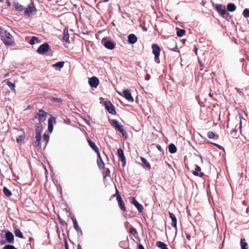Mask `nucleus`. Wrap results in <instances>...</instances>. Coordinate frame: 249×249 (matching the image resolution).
<instances>
[{"instance_id": "f257e3e1", "label": "nucleus", "mask_w": 249, "mask_h": 249, "mask_svg": "<svg viewBox=\"0 0 249 249\" xmlns=\"http://www.w3.org/2000/svg\"><path fill=\"white\" fill-rule=\"evenodd\" d=\"M0 36L3 43L6 46H13L14 44V41L12 39V35L6 30H4L1 27H0Z\"/></svg>"}, {"instance_id": "f03ea898", "label": "nucleus", "mask_w": 249, "mask_h": 249, "mask_svg": "<svg viewBox=\"0 0 249 249\" xmlns=\"http://www.w3.org/2000/svg\"><path fill=\"white\" fill-rule=\"evenodd\" d=\"M48 114V113L45 111L43 109H39L38 112L36 113L34 118H37L39 121L38 123L42 124V122L46 120Z\"/></svg>"}, {"instance_id": "7ed1b4c3", "label": "nucleus", "mask_w": 249, "mask_h": 249, "mask_svg": "<svg viewBox=\"0 0 249 249\" xmlns=\"http://www.w3.org/2000/svg\"><path fill=\"white\" fill-rule=\"evenodd\" d=\"M152 52L155 55V61L157 63H160L159 56L160 52V47L157 44H154L152 46Z\"/></svg>"}, {"instance_id": "20e7f679", "label": "nucleus", "mask_w": 249, "mask_h": 249, "mask_svg": "<svg viewBox=\"0 0 249 249\" xmlns=\"http://www.w3.org/2000/svg\"><path fill=\"white\" fill-rule=\"evenodd\" d=\"M215 8L217 12L223 17H225V16L227 17L229 15L228 13H227L225 6L221 4H216L215 5Z\"/></svg>"}, {"instance_id": "39448f33", "label": "nucleus", "mask_w": 249, "mask_h": 249, "mask_svg": "<svg viewBox=\"0 0 249 249\" xmlns=\"http://www.w3.org/2000/svg\"><path fill=\"white\" fill-rule=\"evenodd\" d=\"M50 49V46L47 42H45L39 46L36 52L37 53L43 54L46 53Z\"/></svg>"}, {"instance_id": "423d86ee", "label": "nucleus", "mask_w": 249, "mask_h": 249, "mask_svg": "<svg viewBox=\"0 0 249 249\" xmlns=\"http://www.w3.org/2000/svg\"><path fill=\"white\" fill-rule=\"evenodd\" d=\"M105 107L108 112L113 115L116 113L115 107L110 101H106L104 103Z\"/></svg>"}, {"instance_id": "0eeeda50", "label": "nucleus", "mask_w": 249, "mask_h": 249, "mask_svg": "<svg viewBox=\"0 0 249 249\" xmlns=\"http://www.w3.org/2000/svg\"><path fill=\"white\" fill-rule=\"evenodd\" d=\"M36 8L34 6L33 3L28 5V8L24 9V14L25 16L30 17L31 15L33 12H36Z\"/></svg>"}, {"instance_id": "6e6552de", "label": "nucleus", "mask_w": 249, "mask_h": 249, "mask_svg": "<svg viewBox=\"0 0 249 249\" xmlns=\"http://www.w3.org/2000/svg\"><path fill=\"white\" fill-rule=\"evenodd\" d=\"M129 200L130 202L133 204L137 208L140 213H142V212L143 209L142 205L139 203L134 197H130L129 198Z\"/></svg>"}, {"instance_id": "1a4fd4ad", "label": "nucleus", "mask_w": 249, "mask_h": 249, "mask_svg": "<svg viewBox=\"0 0 249 249\" xmlns=\"http://www.w3.org/2000/svg\"><path fill=\"white\" fill-rule=\"evenodd\" d=\"M5 237L7 243L13 244L14 242V236L12 232L8 230L5 231Z\"/></svg>"}, {"instance_id": "9d476101", "label": "nucleus", "mask_w": 249, "mask_h": 249, "mask_svg": "<svg viewBox=\"0 0 249 249\" xmlns=\"http://www.w3.org/2000/svg\"><path fill=\"white\" fill-rule=\"evenodd\" d=\"M99 83V80L96 76H92L89 80V84L91 88H97Z\"/></svg>"}, {"instance_id": "9b49d317", "label": "nucleus", "mask_w": 249, "mask_h": 249, "mask_svg": "<svg viewBox=\"0 0 249 249\" xmlns=\"http://www.w3.org/2000/svg\"><path fill=\"white\" fill-rule=\"evenodd\" d=\"M56 124V119L54 117L52 116V115L48 119V131L50 133H52L53 128V124Z\"/></svg>"}, {"instance_id": "f8f14e48", "label": "nucleus", "mask_w": 249, "mask_h": 249, "mask_svg": "<svg viewBox=\"0 0 249 249\" xmlns=\"http://www.w3.org/2000/svg\"><path fill=\"white\" fill-rule=\"evenodd\" d=\"M123 93L124 98L130 102H133L134 99L132 96L131 93L129 90L124 89L123 91Z\"/></svg>"}, {"instance_id": "ddd939ff", "label": "nucleus", "mask_w": 249, "mask_h": 249, "mask_svg": "<svg viewBox=\"0 0 249 249\" xmlns=\"http://www.w3.org/2000/svg\"><path fill=\"white\" fill-rule=\"evenodd\" d=\"M62 40L63 41L67 43H70L68 27H65L64 29L63 36Z\"/></svg>"}, {"instance_id": "4468645a", "label": "nucleus", "mask_w": 249, "mask_h": 249, "mask_svg": "<svg viewBox=\"0 0 249 249\" xmlns=\"http://www.w3.org/2000/svg\"><path fill=\"white\" fill-rule=\"evenodd\" d=\"M104 46L109 50H112L115 48V44L112 41L107 40L104 41Z\"/></svg>"}, {"instance_id": "2eb2a0df", "label": "nucleus", "mask_w": 249, "mask_h": 249, "mask_svg": "<svg viewBox=\"0 0 249 249\" xmlns=\"http://www.w3.org/2000/svg\"><path fill=\"white\" fill-rule=\"evenodd\" d=\"M71 219L72 221V222H73V227H74V228L75 229V230H76V231L78 232H80L81 233V235H83V232H82V231L81 229V228H80L79 226H78V223L77 222V220L76 219H75V218L74 217V216H72L71 217Z\"/></svg>"}, {"instance_id": "dca6fc26", "label": "nucleus", "mask_w": 249, "mask_h": 249, "mask_svg": "<svg viewBox=\"0 0 249 249\" xmlns=\"http://www.w3.org/2000/svg\"><path fill=\"white\" fill-rule=\"evenodd\" d=\"M169 217L172 220V226L175 229H176V230L177 229V218L175 216V215L172 213H171V212H169Z\"/></svg>"}, {"instance_id": "f3484780", "label": "nucleus", "mask_w": 249, "mask_h": 249, "mask_svg": "<svg viewBox=\"0 0 249 249\" xmlns=\"http://www.w3.org/2000/svg\"><path fill=\"white\" fill-rule=\"evenodd\" d=\"M127 38L129 43L131 44H134L137 41V37L133 34L129 35Z\"/></svg>"}, {"instance_id": "a211bd4d", "label": "nucleus", "mask_w": 249, "mask_h": 249, "mask_svg": "<svg viewBox=\"0 0 249 249\" xmlns=\"http://www.w3.org/2000/svg\"><path fill=\"white\" fill-rule=\"evenodd\" d=\"M13 4L15 8V10L18 12H21L24 10V7L23 5L19 4V3L17 1V0H15L13 1Z\"/></svg>"}, {"instance_id": "6ab92c4d", "label": "nucleus", "mask_w": 249, "mask_h": 249, "mask_svg": "<svg viewBox=\"0 0 249 249\" xmlns=\"http://www.w3.org/2000/svg\"><path fill=\"white\" fill-rule=\"evenodd\" d=\"M97 163L98 166L99 168L103 169L105 167V164L103 161V160L101 157V155L100 154V153L98 152V154H97Z\"/></svg>"}, {"instance_id": "aec40b11", "label": "nucleus", "mask_w": 249, "mask_h": 249, "mask_svg": "<svg viewBox=\"0 0 249 249\" xmlns=\"http://www.w3.org/2000/svg\"><path fill=\"white\" fill-rule=\"evenodd\" d=\"M88 142L89 144V145L90 147L91 148V149L96 153L98 154L99 149L98 147L96 145L95 143L93 142L92 141H91L90 139L88 140Z\"/></svg>"}, {"instance_id": "412c9836", "label": "nucleus", "mask_w": 249, "mask_h": 249, "mask_svg": "<svg viewBox=\"0 0 249 249\" xmlns=\"http://www.w3.org/2000/svg\"><path fill=\"white\" fill-rule=\"evenodd\" d=\"M141 161L142 162V165L143 167L147 168L149 169L151 168V165L150 163L147 161L145 158L141 157Z\"/></svg>"}, {"instance_id": "4be33fe9", "label": "nucleus", "mask_w": 249, "mask_h": 249, "mask_svg": "<svg viewBox=\"0 0 249 249\" xmlns=\"http://www.w3.org/2000/svg\"><path fill=\"white\" fill-rule=\"evenodd\" d=\"M109 122L113 127H115L116 129H118V128H119L122 125H120L119 124V122L115 119H111L109 120Z\"/></svg>"}, {"instance_id": "5701e85b", "label": "nucleus", "mask_w": 249, "mask_h": 249, "mask_svg": "<svg viewBox=\"0 0 249 249\" xmlns=\"http://www.w3.org/2000/svg\"><path fill=\"white\" fill-rule=\"evenodd\" d=\"M169 152L171 154H174L177 152V147L174 143H170L168 145Z\"/></svg>"}, {"instance_id": "b1692460", "label": "nucleus", "mask_w": 249, "mask_h": 249, "mask_svg": "<svg viewBox=\"0 0 249 249\" xmlns=\"http://www.w3.org/2000/svg\"><path fill=\"white\" fill-rule=\"evenodd\" d=\"M227 9L229 12H232L236 10V6L233 3H230L227 4Z\"/></svg>"}, {"instance_id": "393cba45", "label": "nucleus", "mask_w": 249, "mask_h": 249, "mask_svg": "<svg viewBox=\"0 0 249 249\" xmlns=\"http://www.w3.org/2000/svg\"><path fill=\"white\" fill-rule=\"evenodd\" d=\"M240 246H241V249H248V244L246 242V240L244 238L241 239Z\"/></svg>"}, {"instance_id": "a878e982", "label": "nucleus", "mask_w": 249, "mask_h": 249, "mask_svg": "<svg viewBox=\"0 0 249 249\" xmlns=\"http://www.w3.org/2000/svg\"><path fill=\"white\" fill-rule=\"evenodd\" d=\"M156 245L161 249H168L167 247V245L161 241H158L156 242Z\"/></svg>"}, {"instance_id": "bb28decb", "label": "nucleus", "mask_w": 249, "mask_h": 249, "mask_svg": "<svg viewBox=\"0 0 249 249\" xmlns=\"http://www.w3.org/2000/svg\"><path fill=\"white\" fill-rule=\"evenodd\" d=\"M43 127L42 124L41 123H37L36 124V128L35 129L36 133L41 134Z\"/></svg>"}, {"instance_id": "cd10ccee", "label": "nucleus", "mask_w": 249, "mask_h": 249, "mask_svg": "<svg viewBox=\"0 0 249 249\" xmlns=\"http://www.w3.org/2000/svg\"><path fill=\"white\" fill-rule=\"evenodd\" d=\"M25 138L24 132L23 131L22 134L18 135L16 138V142L19 143L22 141L24 140Z\"/></svg>"}, {"instance_id": "c85d7f7f", "label": "nucleus", "mask_w": 249, "mask_h": 249, "mask_svg": "<svg viewBox=\"0 0 249 249\" xmlns=\"http://www.w3.org/2000/svg\"><path fill=\"white\" fill-rule=\"evenodd\" d=\"M3 192L4 195L7 197H10L12 195L11 191L9 189H8L6 187H3Z\"/></svg>"}, {"instance_id": "c756f323", "label": "nucleus", "mask_w": 249, "mask_h": 249, "mask_svg": "<svg viewBox=\"0 0 249 249\" xmlns=\"http://www.w3.org/2000/svg\"><path fill=\"white\" fill-rule=\"evenodd\" d=\"M117 129L122 134V135L124 138V139L127 138L128 134L127 132L124 129L122 125H121L119 128H118Z\"/></svg>"}, {"instance_id": "7c9ffc66", "label": "nucleus", "mask_w": 249, "mask_h": 249, "mask_svg": "<svg viewBox=\"0 0 249 249\" xmlns=\"http://www.w3.org/2000/svg\"><path fill=\"white\" fill-rule=\"evenodd\" d=\"M117 129L122 134V135L124 138V139L127 138L128 134L127 132L124 129L122 125H121L119 128H118Z\"/></svg>"}, {"instance_id": "2f4dec72", "label": "nucleus", "mask_w": 249, "mask_h": 249, "mask_svg": "<svg viewBox=\"0 0 249 249\" xmlns=\"http://www.w3.org/2000/svg\"><path fill=\"white\" fill-rule=\"evenodd\" d=\"M117 129L122 134V135L124 138V139L127 138L128 134L127 132L124 129L122 125H121L119 128H118Z\"/></svg>"}, {"instance_id": "473e14b6", "label": "nucleus", "mask_w": 249, "mask_h": 249, "mask_svg": "<svg viewBox=\"0 0 249 249\" xmlns=\"http://www.w3.org/2000/svg\"><path fill=\"white\" fill-rule=\"evenodd\" d=\"M117 129L122 134V135L124 138V139L127 138L128 134L127 132L124 129L122 125H121L119 128H118Z\"/></svg>"}, {"instance_id": "72a5a7b5", "label": "nucleus", "mask_w": 249, "mask_h": 249, "mask_svg": "<svg viewBox=\"0 0 249 249\" xmlns=\"http://www.w3.org/2000/svg\"><path fill=\"white\" fill-rule=\"evenodd\" d=\"M36 41L37 43H40L41 42L40 40L39 39L38 37L33 36L31 37V39L29 41V43L31 45H34L35 44V41Z\"/></svg>"}, {"instance_id": "f704fd0d", "label": "nucleus", "mask_w": 249, "mask_h": 249, "mask_svg": "<svg viewBox=\"0 0 249 249\" xmlns=\"http://www.w3.org/2000/svg\"><path fill=\"white\" fill-rule=\"evenodd\" d=\"M15 234L16 236H17L18 238H24L23 235L19 229H16L15 231Z\"/></svg>"}, {"instance_id": "c9c22d12", "label": "nucleus", "mask_w": 249, "mask_h": 249, "mask_svg": "<svg viewBox=\"0 0 249 249\" xmlns=\"http://www.w3.org/2000/svg\"><path fill=\"white\" fill-rule=\"evenodd\" d=\"M50 100L51 102L57 103H62V100L59 98H56L54 97H51L50 98Z\"/></svg>"}, {"instance_id": "e433bc0d", "label": "nucleus", "mask_w": 249, "mask_h": 249, "mask_svg": "<svg viewBox=\"0 0 249 249\" xmlns=\"http://www.w3.org/2000/svg\"><path fill=\"white\" fill-rule=\"evenodd\" d=\"M64 65V61H59L55 64H53L52 65L53 67H58L59 68H62L63 67Z\"/></svg>"}, {"instance_id": "4c0bfd02", "label": "nucleus", "mask_w": 249, "mask_h": 249, "mask_svg": "<svg viewBox=\"0 0 249 249\" xmlns=\"http://www.w3.org/2000/svg\"><path fill=\"white\" fill-rule=\"evenodd\" d=\"M118 203L120 209L122 211L125 212L126 211V208H125L124 203V201H123V200L118 202Z\"/></svg>"}, {"instance_id": "58836bf2", "label": "nucleus", "mask_w": 249, "mask_h": 249, "mask_svg": "<svg viewBox=\"0 0 249 249\" xmlns=\"http://www.w3.org/2000/svg\"><path fill=\"white\" fill-rule=\"evenodd\" d=\"M7 85L12 90H15L16 85L15 83H12L8 81L7 82Z\"/></svg>"}, {"instance_id": "ea45409f", "label": "nucleus", "mask_w": 249, "mask_h": 249, "mask_svg": "<svg viewBox=\"0 0 249 249\" xmlns=\"http://www.w3.org/2000/svg\"><path fill=\"white\" fill-rule=\"evenodd\" d=\"M185 32V31L184 29H178L177 32V35L178 37H181V36H183V35L184 34Z\"/></svg>"}, {"instance_id": "a19ab883", "label": "nucleus", "mask_w": 249, "mask_h": 249, "mask_svg": "<svg viewBox=\"0 0 249 249\" xmlns=\"http://www.w3.org/2000/svg\"><path fill=\"white\" fill-rule=\"evenodd\" d=\"M116 196V200H117L118 202L122 200V198L121 197V195H120L118 190L117 188H116V193L114 195V196Z\"/></svg>"}, {"instance_id": "79ce46f5", "label": "nucleus", "mask_w": 249, "mask_h": 249, "mask_svg": "<svg viewBox=\"0 0 249 249\" xmlns=\"http://www.w3.org/2000/svg\"><path fill=\"white\" fill-rule=\"evenodd\" d=\"M120 160L122 162V165L123 167H124L126 165V161H125V158L124 155H122L120 157Z\"/></svg>"}, {"instance_id": "37998d69", "label": "nucleus", "mask_w": 249, "mask_h": 249, "mask_svg": "<svg viewBox=\"0 0 249 249\" xmlns=\"http://www.w3.org/2000/svg\"><path fill=\"white\" fill-rule=\"evenodd\" d=\"M2 249H17L12 245L11 244H7L5 245L2 248Z\"/></svg>"}, {"instance_id": "c03bdc74", "label": "nucleus", "mask_w": 249, "mask_h": 249, "mask_svg": "<svg viewBox=\"0 0 249 249\" xmlns=\"http://www.w3.org/2000/svg\"><path fill=\"white\" fill-rule=\"evenodd\" d=\"M243 15L245 18L249 17V9L246 8L244 10L243 12Z\"/></svg>"}, {"instance_id": "a18cd8bd", "label": "nucleus", "mask_w": 249, "mask_h": 249, "mask_svg": "<svg viewBox=\"0 0 249 249\" xmlns=\"http://www.w3.org/2000/svg\"><path fill=\"white\" fill-rule=\"evenodd\" d=\"M43 137L44 140L46 142V145H47L49 141V135L46 133H44L43 135Z\"/></svg>"}, {"instance_id": "49530a36", "label": "nucleus", "mask_w": 249, "mask_h": 249, "mask_svg": "<svg viewBox=\"0 0 249 249\" xmlns=\"http://www.w3.org/2000/svg\"><path fill=\"white\" fill-rule=\"evenodd\" d=\"M215 136V133L213 131H209L208 132V137L209 139H213Z\"/></svg>"}, {"instance_id": "de8ad7c7", "label": "nucleus", "mask_w": 249, "mask_h": 249, "mask_svg": "<svg viewBox=\"0 0 249 249\" xmlns=\"http://www.w3.org/2000/svg\"><path fill=\"white\" fill-rule=\"evenodd\" d=\"M129 231L130 233L133 235H135V234H137V230H136L135 228H134L133 227L130 229Z\"/></svg>"}, {"instance_id": "09e8293b", "label": "nucleus", "mask_w": 249, "mask_h": 249, "mask_svg": "<svg viewBox=\"0 0 249 249\" xmlns=\"http://www.w3.org/2000/svg\"><path fill=\"white\" fill-rule=\"evenodd\" d=\"M117 154L119 157L124 155L123 150L121 148H119L117 150Z\"/></svg>"}, {"instance_id": "8fccbe9b", "label": "nucleus", "mask_w": 249, "mask_h": 249, "mask_svg": "<svg viewBox=\"0 0 249 249\" xmlns=\"http://www.w3.org/2000/svg\"><path fill=\"white\" fill-rule=\"evenodd\" d=\"M40 140H36L35 141V145L36 147L40 148Z\"/></svg>"}, {"instance_id": "3c124183", "label": "nucleus", "mask_w": 249, "mask_h": 249, "mask_svg": "<svg viewBox=\"0 0 249 249\" xmlns=\"http://www.w3.org/2000/svg\"><path fill=\"white\" fill-rule=\"evenodd\" d=\"M5 231H6V230L1 231V232L0 233V240L4 239V238L5 237V234H4L3 232H5Z\"/></svg>"}, {"instance_id": "603ef678", "label": "nucleus", "mask_w": 249, "mask_h": 249, "mask_svg": "<svg viewBox=\"0 0 249 249\" xmlns=\"http://www.w3.org/2000/svg\"><path fill=\"white\" fill-rule=\"evenodd\" d=\"M36 140H40L41 139V134H38L36 133V137H35Z\"/></svg>"}, {"instance_id": "864d4df0", "label": "nucleus", "mask_w": 249, "mask_h": 249, "mask_svg": "<svg viewBox=\"0 0 249 249\" xmlns=\"http://www.w3.org/2000/svg\"><path fill=\"white\" fill-rule=\"evenodd\" d=\"M110 172L109 169L108 168H107V169L106 170L105 176L104 177V178H105L106 177H107V176H109Z\"/></svg>"}, {"instance_id": "5fc2aeb1", "label": "nucleus", "mask_w": 249, "mask_h": 249, "mask_svg": "<svg viewBox=\"0 0 249 249\" xmlns=\"http://www.w3.org/2000/svg\"><path fill=\"white\" fill-rule=\"evenodd\" d=\"M213 145H214L215 146L217 147V148H218L219 149H223V147L222 146H221V145L217 144V143H212Z\"/></svg>"}, {"instance_id": "6e6d98bb", "label": "nucleus", "mask_w": 249, "mask_h": 249, "mask_svg": "<svg viewBox=\"0 0 249 249\" xmlns=\"http://www.w3.org/2000/svg\"><path fill=\"white\" fill-rule=\"evenodd\" d=\"M170 50L174 52H178V48L177 47V44H175V47L173 48H170Z\"/></svg>"}, {"instance_id": "4d7b16f0", "label": "nucleus", "mask_w": 249, "mask_h": 249, "mask_svg": "<svg viewBox=\"0 0 249 249\" xmlns=\"http://www.w3.org/2000/svg\"><path fill=\"white\" fill-rule=\"evenodd\" d=\"M6 243H7V241H6V239L0 240V243L1 245H4Z\"/></svg>"}, {"instance_id": "13d9d810", "label": "nucleus", "mask_w": 249, "mask_h": 249, "mask_svg": "<svg viewBox=\"0 0 249 249\" xmlns=\"http://www.w3.org/2000/svg\"><path fill=\"white\" fill-rule=\"evenodd\" d=\"M195 170L198 172L201 171V168L197 165H196Z\"/></svg>"}, {"instance_id": "bf43d9fd", "label": "nucleus", "mask_w": 249, "mask_h": 249, "mask_svg": "<svg viewBox=\"0 0 249 249\" xmlns=\"http://www.w3.org/2000/svg\"><path fill=\"white\" fill-rule=\"evenodd\" d=\"M151 76L150 74L147 73L145 76V79L147 81L149 80L150 79Z\"/></svg>"}, {"instance_id": "052dcab7", "label": "nucleus", "mask_w": 249, "mask_h": 249, "mask_svg": "<svg viewBox=\"0 0 249 249\" xmlns=\"http://www.w3.org/2000/svg\"><path fill=\"white\" fill-rule=\"evenodd\" d=\"M65 249H69L68 244L66 240H65Z\"/></svg>"}, {"instance_id": "680f3d73", "label": "nucleus", "mask_w": 249, "mask_h": 249, "mask_svg": "<svg viewBox=\"0 0 249 249\" xmlns=\"http://www.w3.org/2000/svg\"><path fill=\"white\" fill-rule=\"evenodd\" d=\"M138 246L139 249H145L143 245L141 244H139Z\"/></svg>"}, {"instance_id": "e2e57ef3", "label": "nucleus", "mask_w": 249, "mask_h": 249, "mask_svg": "<svg viewBox=\"0 0 249 249\" xmlns=\"http://www.w3.org/2000/svg\"><path fill=\"white\" fill-rule=\"evenodd\" d=\"M193 174L195 176H198L199 173L197 171H196V170H195L194 171H193Z\"/></svg>"}, {"instance_id": "0e129e2a", "label": "nucleus", "mask_w": 249, "mask_h": 249, "mask_svg": "<svg viewBox=\"0 0 249 249\" xmlns=\"http://www.w3.org/2000/svg\"><path fill=\"white\" fill-rule=\"evenodd\" d=\"M157 148H158V149L159 151H160V152H161V151L163 150H162V148H161V147L160 145H159V144H158V145H157Z\"/></svg>"}, {"instance_id": "69168bd1", "label": "nucleus", "mask_w": 249, "mask_h": 249, "mask_svg": "<svg viewBox=\"0 0 249 249\" xmlns=\"http://www.w3.org/2000/svg\"><path fill=\"white\" fill-rule=\"evenodd\" d=\"M6 3L9 7H10L11 5V3L10 1V0H6Z\"/></svg>"}, {"instance_id": "338daca9", "label": "nucleus", "mask_w": 249, "mask_h": 249, "mask_svg": "<svg viewBox=\"0 0 249 249\" xmlns=\"http://www.w3.org/2000/svg\"><path fill=\"white\" fill-rule=\"evenodd\" d=\"M204 174L202 172H200V173H199L198 174V176H199L200 177H202L203 176H204Z\"/></svg>"}, {"instance_id": "774afa93", "label": "nucleus", "mask_w": 249, "mask_h": 249, "mask_svg": "<svg viewBox=\"0 0 249 249\" xmlns=\"http://www.w3.org/2000/svg\"><path fill=\"white\" fill-rule=\"evenodd\" d=\"M186 238L189 240H190V239H191V236L189 234H187L186 235Z\"/></svg>"}]
</instances>
